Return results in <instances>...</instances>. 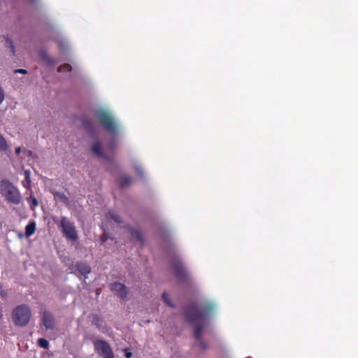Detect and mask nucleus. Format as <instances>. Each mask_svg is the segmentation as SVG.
Segmentation results:
<instances>
[{"instance_id":"obj_23","label":"nucleus","mask_w":358,"mask_h":358,"mask_svg":"<svg viewBox=\"0 0 358 358\" xmlns=\"http://www.w3.org/2000/svg\"><path fill=\"white\" fill-rule=\"evenodd\" d=\"M5 39H6V42H5L6 47L10 48L13 54H15V45L13 44V42L10 38H8L7 37H5Z\"/></svg>"},{"instance_id":"obj_18","label":"nucleus","mask_w":358,"mask_h":358,"mask_svg":"<svg viewBox=\"0 0 358 358\" xmlns=\"http://www.w3.org/2000/svg\"><path fill=\"white\" fill-rule=\"evenodd\" d=\"M131 182V179L129 176H124L121 178L120 185L121 187H124L129 185Z\"/></svg>"},{"instance_id":"obj_34","label":"nucleus","mask_w":358,"mask_h":358,"mask_svg":"<svg viewBox=\"0 0 358 358\" xmlns=\"http://www.w3.org/2000/svg\"><path fill=\"white\" fill-rule=\"evenodd\" d=\"M2 313H1V308H0V320L2 318Z\"/></svg>"},{"instance_id":"obj_13","label":"nucleus","mask_w":358,"mask_h":358,"mask_svg":"<svg viewBox=\"0 0 358 358\" xmlns=\"http://www.w3.org/2000/svg\"><path fill=\"white\" fill-rule=\"evenodd\" d=\"M92 324L96 327V329L103 332V320L97 315H92Z\"/></svg>"},{"instance_id":"obj_20","label":"nucleus","mask_w":358,"mask_h":358,"mask_svg":"<svg viewBox=\"0 0 358 358\" xmlns=\"http://www.w3.org/2000/svg\"><path fill=\"white\" fill-rule=\"evenodd\" d=\"M8 148L6 140L0 134V151H6Z\"/></svg>"},{"instance_id":"obj_28","label":"nucleus","mask_w":358,"mask_h":358,"mask_svg":"<svg viewBox=\"0 0 358 358\" xmlns=\"http://www.w3.org/2000/svg\"><path fill=\"white\" fill-rule=\"evenodd\" d=\"M30 199H31V204L34 207H36L38 205V202L36 198L31 196Z\"/></svg>"},{"instance_id":"obj_11","label":"nucleus","mask_w":358,"mask_h":358,"mask_svg":"<svg viewBox=\"0 0 358 358\" xmlns=\"http://www.w3.org/2000/svg\"><path fill=\"white\" fill-rule=\"evenodd\" d=\"M52 195L55 199L58 200L61 203L69 205L70 203L69 199L62 192L54 191L52 192Z\"/></svg>"},{"instance_id":"obj_33","label":"nucleus","mask_w":358,"mask_h":358,"mask_svg":"<svg viewBox=\"0 0 358 358\" xmlns=\"http://www.w3.org/2000/svg\"><path fill=\"white\" fill-rule=\"evenodd\" d=\"M131 352H130L129 351L126 352V353H125L126 357L129 358V357H131Z\"/></svg>"},{"instance_id":"obj_2","label":"nucleus","mask_w":358,"mask_h":358,"mask_svg":"<svg viewBox=\"0 0 358 358\" xmlns=\"http://www.w3.org/2000/svg\"><path fill=\"white\" fill-rule=\"evenodd\" d=\"M0 193L8 203L19 204L21 202L20 191L8 180H2L0 182Z\"/></svg>"},{"instance_id":"obj_7","label":"nucleus","mask_w":358,"mask_h":358,"mask_svg":"<svg viewBox=\"0 0 358 358\" xmlns=\"http://www.w3.org/2000/svg\"><path fill=\"white\" fill-rule=\"evenodd\" d=\"M171 268L177 279L184 282L189 280V274L183 266L182 262L179 258L173 260Z\"/></svg>"},{"instance_id":"obj_35","label":"nucleus","mask_w":358,"mask_h":358,"mask_svg":"<svg viewBox=\"0 0 358 358\" xmlns=\"http://www.w3.org/2000/svg\"><path fill=\"white\" fill-rule=\"evenodd\" d=\"M31 3H34L36 0H29Z\"/></svg>"},{"instance_id":"obj_14","label":"nucleus","mask_w":358,"mask_h":358,"mask_svg":"<svg viewBox=\"0 0 358 358\" xmlns=\"http://www.w3.org/2000/svg\"><path fill=\"white\" fill-rule=\"evenodd\" d=\"M36 231V223L34 221H31L26 227H25V236L29 237L34 234Z\"/></svg>"},{"instance_id":"obj_22","label":"nucleus","mask_w":358,"mask_h":358,"mask_svg":"<svg viewBox=\"0 0 358 358\" xmlns=\"http://www.w3.org/2000/svg\"><path fill=\"white\" fill-rule=\"evenodd\" d=\"M38 345L45 349H48V348L50 346V343H48V341L45 338H39L37 341Z\"/></svg>"},{"instance_id":"obj_5","label":"nucleus","mask_w":358,"mask_h":358,"mask_svg":"<svg viewBox=\"0 0 358 358\" xmlns=\"http://www.w3.org/2000/svg\"><path fill=\"white\" fill-rule=\"evenodd\" d=\"M59 227L61 228L63 236L66 239L73 241L77 240L78 235L74 224L66 217L62 216L61 217Z\"/></svg>"},{"instance_id":"obj_32","label":"nucleus","mask_w":358,"mask_h":358,"mask_svg":"<svg viewBox=\"0 0 358 358\" xmlns=\"http://www.w3.org/2000/svg\"><path fill=\"white\" fill-rule=\"evenodd\" d=\"M109 147L111 150H113L115 147V143L114 141L111 142L109 145Z\"/></svg>"},{"instance_id":"obj_19","label":"nucleus","mask_w":358,"mask_h":358,"mask_svg":"<svg viewBox=\"0 0 358 358\" xmlns=\"http://www.w3.org/2000/svg\"><path fill=\"white\" fill-rule=\"evenodd\" d=\"M108 215L111 219L117 224L122 223L120 216L113 210L108 211Z\"/></svg>"},{"instance_id":"obj_6","label":"nucleus","mask_w":358,"mask_h":358,"mask_svg":"<svg viewBox=\"0 0 358 358\" xmlns=\"http://www.w3.org/2000/svg\"><path fill=\"white\" fill-rule=\"evenodd\" d=\"M94 346L95 351L101 358H114V353L106 341L96 340L94 341Z\"/></svg>"},{"instance_id":"obj_10","label":"nucleus","mask_w":358,"mask_h":358,"mask_svg":"<svg viewBox=\"0 0 358 358\" xmlns=\"http://www.w3.org/2000/svg\"><path fill=\"white\" fill-rule=\"evenodd\" d=\"M76 270L83 275L88 274L91 272L90 266L85 262H77L76 264Z\"/></svg>"},{"instance_id":"obj_9","label":"nucleus","mask_w":358,"mask_h":358,"mask_svg":"<svg viewBox=\"0 0 358 358\" xmlns=\"http://www.w3.org/2000/svg\"><path fill=\"white\" fill-rule=\"evenodd\" d=\"M43 324L46 329H52L55 327V319L50 311H44L43 314Z\"/></svg>"},{"instance_id":"obj_26","label":"nucleus","mask_w":358,"mask_h":358,"mask_svg":"<svg viewBox=\"0 0 358 358\" xmlns=\"http://www.w3.org/2000/svg\"><path fill=\"white\" fill-rule=\"evenodd\" d=\"M134 170L139 176H143V173L140 166H135Z\"/></svg>"},{"instance_id":"obj_17","label":"nucleus","mask_w":358,"mask_h":358,"mask_svg":"<svg viewBox=\"0 0 358 358\" xmlns=\"http://www.w3.org/2000/svg\"><path fill=\"white\" fill-rule=\"evenodd\" d=\"M41 59H43L48 65H53L55 64L53 59L45 52H41Z\"/></svg>"},{"instance_id":"obj_24","label":"nucleus","mask_w":358,"mask_h":358,"mask_svg":"<svg viewBox=\"0 0 358 358\" xmlns=\"http://www.w3.org/2000/svg\"><path fill=\"white\" fill-rule=\"evenodd\" d=\"M162 297L163 301L165 302V303L167 306H169V307H171V308L173 307V305L172 304V302L171 301L166 292H164L162 294Z\"/></svg>"},{"instance_id":"obj_27","label":"nucleus","mask_w":358,"mask_h":358,"mask_svg":"<svg viewBox=\"0 0 358 358\" xmlns=\"http://www.w3.org/2000/svg\"><path fill=\"white\" fill-rule=\"evenodd\" d=\"M4 92L3 90V89L1 88V85H0V104L3 102V101L4 100Z\"/></svg>"},{"instance_id":"obj_16","label":"nucleus","mask_w":358,"mask_h":358,"mask_svg":"<svg viewBox=\"0 0 358 358\" xmlns=\"http://www.w3.org/2000/svg\"><path fill=\"white\" fill-rule=\"evenodd\" d=\"M129 232L133 240H136L140 242L143 241V236L140 231L134 229H130Z\"/></svg>"},{"instance_id":"obj_21","label":"nucleus","mask_w":358,"mask_h":358,"mask_svg":"<svg viewBox=\"0 0 358 358\" xmlns=\"http://www.w3.org/2000/svg\"><path fill=\"white\" fill-rule=\"evenodd\" d=\"M71 69H72V67L70 64H64L60 65L57 68V71L58 72H70L71 71Z\"/></svg>"},{"instance_id":"obj_15","label":"nucleus","mask_w":358,"mask_h":358,"mask_svg":"<svg viewBox=\"0 0 358 358\" xmlns=\"http://www.w3.org/2000/svg\"><path fill=\"white\" fill-rule=\"evenodd\" d=\"M82 124L83 127L88 131H92L94 129V122L87 118H83L82 119Z\"/></svg>"},{"instance_id":"obj_1","label":"nucleus","mask_w":358,"mask_h":358,"mask_svg":"<svg viewBox=\"0 0 358 358\" xmlns=\"http://www.w3.org/2000/svg\"><path fill=\"white\" fill-rule=\"evenodd\" d=\"M214 310L215 306L212 302H206L201 306V310H199L196 306L194 304L189 306L184 310L185 320L187 322L196 324L194 336L199 342V346L201 350L207 349L208 344L201 338L204 324L200 322V320L210 315Z\"/></svg>"},{"instance_id":"obj_29","label":"nucleus","mask_w":358,"mask_h":358,"mask_svg":"<svg viewBox=\"0 0 358 358\" xmlns=\"http://www.w3.org/2000/svg\"><path fill=\"white\" fill-rule=\"evenodd\" d=\"M0 294L2 298H3V299L6 298L7 294L4 290H3V288L1 285H0Z\"/></svg>"},{"instance_id":"obj_4","label":"nucleus","mask_w":358,"mask_h":358,"mask_svg":"<svg viewBox=\"0 0 358 358\" xmlns=\"http://www.w3.org/2000/svg\"><path fill=\"white\" fill-rule=\"evenodd\" d=\"M96 116L100 121L101 125L106 131L112 134H115L117 132L118 125L109 112L101 110L96 112Z\"/></svg>"},{"instance_id":"obj_3","label":"nucleus","mask_w":358,"mask_h":358,"mask_svg":"<svg viewBox=\"0 0 358 358\" xmlns=\"http://www.w3.org/2000/svg\"><path fill=\"white\" fill-rule=\"evenodd\" d=\"M31 317V310L26 305L17 306L12 313V319L17 326L26 325Z\"/></svg>"},{"instance_id":"obj_25","label":"nucleus","mask_w":358,"mask_h":358,"mask_svg":"<svg viewBox=\"0 0 358 358\" xmlns=\"http://www.w3.org/2000/svg\"><path fill=\"white\" fill-rule=\"evenodd\" d=\"M24 174L25 176V181L27 183V185H29V184L31 182L29 171H24Z\"/></svg>"},{"instance_id":"obj_12","label":"nucleus","mask_w":358,"mask_h":358,"mask_svg":"<svg viewBox=\"0 0 358 358\" xmlns=\"http://www.w3.org/2000/svg\"><path fill=\"white\" fill-rule=\"evenodd\" d=\"M92 151L94 154H95L97 157L101 158H106L103 152V150L101 149V144L100 142L96 141L92 146Z\"/></svg>"},{"instance_id":"obj_8","label":"nucleus","mask_w":358,"mask_h":358,"mask_svg":"<svg viewBox=\"0 0 358 358\" xmlns=\"http://www.w3.org/2000/svg\"><path fill=\"white\" fill-rule=\"evenodd\" d=\"M110 290L115 293L117 296L122 299H125L127 297L128 292L127 287L119 282H115L110 285Z\"/></svg>"},{"instance_id":"obj_31","label":"nucleus","mask_w":358,"mask_h":358,"mask_svg":"<svg viewBox=\"0 0 358 358\" xmlns=\"http://www.w3.org/2000/svg\"><path fill=\"white\" fill-rule=\"evenodd\" d=\"M15 154H16V155H19V154H20V153H21V152H22V149H21V148H20V147L16 148H15Z\"/></svg>"},{"instance_id":"obj_30","label":"nucleus","mask_w":358,"mask_h":358,"mask_svg":"<svg viewBox=\"0 0 358 358\" xmlns=\"http://www.w3.org/2000/svg\"><path fill=\"white\" fill-rule=\"evenodd\" d=\"M14 72L15 73H22V74H26L27 73V71L23 69H15L14 71Z\"/></svg>"}]
</instances>
